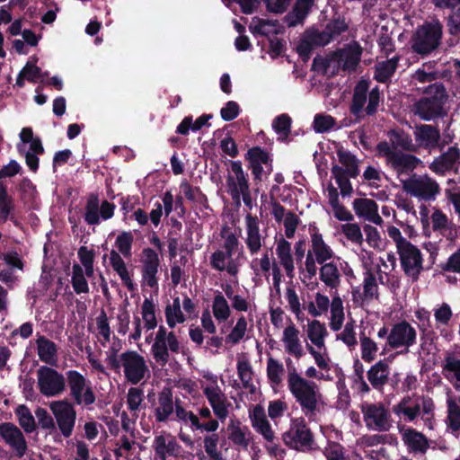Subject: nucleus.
<instances>
[{
	"mask_svg": "<svg viewBox=\"0 0 460 460\" xmlns=\"http://www.w3.org/2000/svg\"><path fill=\"white\" fill-rule=\"evenodd\" d=\"M288 387L299 404L302 412L309 420H314L320 411L319 400L322 397L318 385L315 382L301 376L295 367L289 366L291 359L288 358Z\"/></svg>",
	"mask_w": 460,
	"mask_h": 460,
	"instance_id": "nucleus-1",
	"label": "nucleus"
},
{
	"mask_svg": "<svg viewBox=\"0 0 460 460\" xmlns=\"http://www.w3.org/2000/svg\"><path fill=\"white\" fill-rule=\"evenodd\" d=\"M369 87L370 82L367 79L360 78L353 88L349 112L358 119L365 116L376 115L383 102L379 87L376 85L371 90Z\"/></svg>",
	"mask_w": 460,
	"mask_h": 460,
	"instance_id": "nucleus-2",
	"label": "nucleus"
},
{
	"mask_svg": "<svg viewBox=\"0 0 460 460\" xmlns=\"http://www.w3.org/2000/svg\"><path fill=\"white\" fill-rule=\"evenodd\" d=\"M443 28L437 18L418 25L410 40L411 51L425 58L438 50L442 43Z\"/></svg>",
	"mask_w": 460,
	"mask_h": 460,
	"instance_id": "nucleus-3",
	"label": "nucleus"
},
{
	"mask_svg": "<svg viewBox=\"0 0 460 460\" xmlns=\"http://www.w3.org/2000/svg\"><path fill=\"white\" fill-rule=\"evenodd\" d=\"M423 93L427 96L420 98L413 104L414 115L426 121L443 117L444 106L448 99L444 84L442 83L429 84Z\"/></svg>",
	"mask_w": 460,
	"mask_h": 460,
	"instance_id": "nucleus-4",
	"label": "nucleus"
},
{
	"mask_svg": "<svg viewBox=\"0 0 460 460\" xmlns=\"http://www.w3.org/2000/svg\"><path fill=\"white\" fill-rule=\"evenodd\" d=\"M282 439L287 447L296 451L309 450L314 442V434L305 417L291 419L290 427L282 434Z\"/></svg>",
	"mask_w": 460,
	"mask_h": 460,
	"instance_id": "nucleus-5",
	"label": "nucleus"
},
{
	"mask_svg": "<svg viewBox=\"0 0 460 460\" xmlns=\"http://www.w3.org/2000/svg\"><path fill=\"white\" fill-rule=\"evenodd\" d=\"M360 410L369 430L385 432L391 429V416L382 402H364L360 405Z\"/></svg>",
	"mask_w": 460,
	"mask_h": 460,
	"instance_id": "nucleus-6",
	"label": "nucleus"
},
{
	"mask_svg": "<svg viewBox=\"0 0 460 460\" xmlns=\"http://www.w3.org/2000/svg\"><path fill=\"white\" fill-rule=\"evenodd\" d=\"M49 408L55 417L59 431L65 438L71 437L76 420L74 405L66 399L54 401Z\"/></svg>",
	"mask_w": 460,
	"mask_h": 460,
	"instance_id": "nucleus-7",
	"label": "nucleus"
},
{
	"mask_svg": "<svg viewBox=\"0 0 460 460\" xmlns=\"http://www.w3.org/2000/svg\"><path fill=\"white\" fill-rule=\"evenodd\" d=\"M397 253L404 274L411 278L413 281L418 280L423 270V258L420 249L409 243L398 249Z\"/></svg>",
	"mask_w": 460,
	"mask_h": 460,
	"instance_id": "nucleus-8",
	"label": "nucleus"
},
{
	"mask_svg": "<svg viewBox=\"0 0 460 460\" xmlns=\"http://www.w3.org/2000/svg\"><path fill=\"white\" fill-rule=\"evenodd\" d=\"M37 376L38 386L43 395L47 397L56 396L65 390V378L56 369L42 366L38 369Z\"/></svg>",
	"mask_w": 460,
	"mask_h": 460,
	"instance_id": "nucleus-9",
	"label": "nucleus"
},
{
	"mask_svg": "<svg viewBox=\"0 0 460 460\" xmlns=\"http://www.w3.org/2000/svg\"><path fill=\"white\" fill-rule=\"evenodd\" d=\"M121 367L126 379L132 385L138 384L148 371L144 357L135 350H127L120 355Z\"/></svg>",
	"mask_w": 460,
	"mask_h": 460,
	"instance_id": "nucleus-10",
	"label": "nucleus"
},
{
	"mask_svg": "<svg viewBox=\"0 0 460 460\" xmlns=\"http://www.w3.org/2000/svg\"><path fill=\"white\" fill-rule=\"evenodd\" d=\"M403 190L411 196L426 201L434 200L439 193L438 183L431 178L417 179L415 177L401 180Z\"/></svg>",
	"mask_w": 460,
	"mask_h": 460,
	"instance_id": "nucleus-11",
	"label": "nucleus"
},
{
	"mask_svg": "<svg viewBox=\"0 0 460 460\" xmlns=\"http://www.w3.org/2000/svg\"><path fill=\"white\" fill-rule=\"evenodd\" d=\"M416 330L406 321L402 320L394 323L387 336V346L392 349L405 347L404 352L416 343Z\"/></svg>",
	"mask_w": 460,
	"mask_h": 460,
	"instance_id": "nucleus-12",
	"label": "nucleus"
},
{
	"mask_svg": "<svg viewBox=\"0 0 460 460\" xmlns=\"http://www.w3.org/2000/svg\"><path fill=\"white\" fill-rule=\"evenodd\" d=\"M66 379L70 394L76 404L91 405L95 402L94 393L92 387H86V379L81 373L69 370L66 372Z\"/></svg>",
	"mask_w": 460,
	"mask_h": 460,
	"instance_id": "nucleus-13",
	"label": "nucleus"
},
{
	"mask_svg": "<svg viewBox=\"0 0 460 460\" xmlns=\"http://www.w3.org/2000/svg\"><path fill=\"white\" fill-rule=\"evenodd\" d=\"M331 41L330 36H328L325 30L320 31L314 27L308 28L305 31L296 48V51L302 61L305 63L310 59L314 48L326 46Z\"/></svg>",
	"mask_w": 460,
	"mask_h": 460,
	"instance_id": "nucleus-14",
	"label": "nucleus"
},
{
	"mask_svg": "<svg viewBox=\"0 0 460 460\" xmlns=\"http://www.w3.org/2000/svg\"><path fill=\"white\" fill-rule=\"evenodd\" d=\"M141 263V276L144 283L151 288H158L157 273L160 267L158 253L152 248H144Z\"/></svg>",
	"mask_w": 460,
	"mask_h": 460,
	"instance_id": "nucleus-15",
	"label": "nucleus"
},
{
	"mask_svg": "<svg viewBox=\"0 0 460 460\" xmlns=\"http://www.w3.org/2000/svg\"><path fill=\"white\" fill-rule=\"evenodd\" d=\"M233 174L228 173L226 177L227 192L232 199L240 202V190L250 189L248 176L244 172L241 161L229 160Z\"/></svg>",
	"mask_w": 460,
	"mask_h": 460,
	"instance_id": "nucleus-16",
	"label": "nucleus"
},
{
	"mask_svg": "<svg viewBox=\"0 0 460 460\" xmlns=\"http://www.w3.org/2000/svg\"><path fill=\"white\" fill-rule=\"evenodd\" d=\"M459 165L460 149L455 145L436 157L429 164V169L436 174L443 176L450 171L458 173Z\"/></svg>",
	"mask_w": 460,
	"mask_h": 460,
	"instance_id": "nucleus-17",
	"label": "nucleus"
},
{
	"mask_svg": "<svg viewBox=\"0 0 460 460\" xmlns=\"http://www.w3.org/2000/svg\"><path fill=\"white\" fill-rule=\"evenodd\" d=\"M0 436L16 453V456L22 457L28 449L27 441L21 429L12 422L0 424Z\"/></svg>",
	"mask_w": 460,
	"mask_h": 460,
	"instance_id": "nucleus-18",
	"label": "nucleus"
},
{
	"mask_svg": "<svg viewBox=\"0 0 460 460\" xmlns=\"http://www.w3.org/2000/svg\"><path fill=\"white\" fill-rule=\"evenodd\" d=\"M271 155L261 146H252L248 149L244 158L248 163V169L251 170L253 182L257 186L262 181V166L266 164Z\"/></svg>",
	"mask_w": 460,
	"mask_h": 460,
	"instance_id": "nucleus-19",
	"label": "nucleus"
},
{
	"mask_svg": "<svg viewBox=\"0 0 460 460\" xmlns=\"http://www.w3.org/2000/svg\"><path fill=\"white\" fill-rule=\"evenodd\" d=\"M414 135L416 141L427 148H438L440 151H442L445 146L444 143H439L440 132L436 126L428 124H420V126H416Z\"/></svg>",
	"mask_w": 460,
	"mask_h": 460,
	"instance_id": "nucleus-20",
	"label": "nucleus"
},
{
	"mask_svg": "<svg viewBox=\"0 0 460 460\" xmlns=\"http://www.w3.org/2000/svg\"><path fill=\"white\" fill-rule=\"evenodd\" d=\"M362 51L361 46L357 41L348 45L344 50H337L336 55L341 62L342 70L355 71L361 60Z\"/></svg>",
	"mask_w": 460,
	"mask_h": 460,
	"instance_id": "nucleus-21",
	"label": "nucleus"
},
{
	"mask_svg": "<svg viewBox=\"0 0 460 460\" xmlns=\"http://www.w3.org/2000/svg\"><path fill=\"white\" fill-rule=\"evenodd\" d=\"M313 5L314 0H296L291 11L284 16L283 22L288 27H296L303 23L310 13Z\"/></svg>",
	"mask_w": 460,
	"mask_h": 460,
	"instance_id": "nucleus-22",
	"label": "nucleus"
},
{
	"mask_svg": "<svg viewBox=\"0 0 460 460\" xmlns=\"http://www.w3.org/2000/svg\"><path fill=\"white\" fill-rule=\"evenodd\" d=\"M352 206L357 216L365 217L367 220L376 225L383 221L378 214V206L375 200L370 199H356Z\"/></svg>",
	"mask_w": 460,
	"mask_h": 460,
	"instance_id": "nucleus-23",
	"label": "nucleus"
},
{
	"mask_svg": "<svg viewBox=\"0 0 460 460\" xmlns=\"http://www.w3.org/2000/svg\"><path fill=\"white\" fill-rule=\"evenodd\" d=\"M250 417L253 429L260 433L266 441L273 442L275 438L274 431L266 418L264 409L261 405H256Z\"/></svg>",
	"mask_w": 460,
	"mask_h": 460,
	"instance_id": "nucleus-24",
	"label": "nucleus"
},
{
	"mask_svg": "<svg viewBox=\"0 0 460 460\" xmlns=\"http://www.w3.org/2000/svg\"><path fill=\"white\" fill-rule=\"evenodd\" d=\"M420 162V160L417 156L398 151L396 155L392 157V161L388 165L400 176L413 172Z\"/></svg>",
	"mask_w": 460,
	"mask_h": 460,
	"instance_id": "nucleus-25",
	"label": "nucleus"
},
{
	"mask_svg": "<svg viewBox=\"0 0 460 460\" xmlns=\"http://www.w3.org/2000/svg\"><path fill=\"white\" fill-rule=\"evenodd\" d=\"M389 374L388 363L379 360L367 372V377L374 389L381 390L388 383Z\"/></svg>",
	"mask_w": 460,
	"mask_h": 460,
	"instance_id": "nucleus-26",
	"label": "nucleus"
},
{
	"mask_svg": "<svg viewBox=\"0 0 460 460\" xmlns=\"http://www.w3.org/2000/svg\"><path fill=\"white\" fill-rule=\"evenodd\" d=\"M174 405L171 389H164L158 394V406L155 410L156 422H166L174 411Z\"/></svg>",
	"mask_w": 460,
	"mask_h": 460,
	"instance_id": "nucleus-27",
	"label": "nucleus"
},
{
	"mask_svg": "<svg viewBox=\"0 0 460 460\" xmlns=\"http://www.w3.org/2000/svg\"><path fill=\"white\" fill-rule=\"evenodd\" d=\"M40 359L49 365H56L58 361V346L44 335H39L36 340Z\"/></svg>",
	"mask_w": 460,
	"mask_h": 460,
	"instance_id": "nucleus-28",
	"label": "nucleus"
},
{
	"mask_svg": "<svg viewBox=\"0 0 460 460\" xmlns=\"http://www.w3.org/2000/svg\"><path fill=\"white\" fill-rule=\"evenodd\" d=\"M319 278L324 285L331 289L337 288L341 285V274L334 261H325L320 264Z\"/></svg>",
	"mask_w": 460,
	"mask_h": 460,
	"instance_id": "nucleus-29",
	"label": "nucleus"
},
{
	"mask_svg": "<svg viewBox=\"0 0 460 460\" xmlns=\"http://www.w3.org/2000/svg\"><path fill=\"white\" fill-rule=\"evenodd\" d=\"M247 239L246 244L252 254L257 253L261 247L259 221L251 214L246 216Z\"/></svg>",
	"mask_w": 460,
	"mask_h": 460,
	"instance_id": "nucleus-30",
	"label": "nucleus"
},
{
	"mask_svg": "<svg viewBox=\"0 0 460 460\" xmlns=\"http://www.w3.org/2000/svg\"><path fill=\"white\" fill-rule=\"evenodd\" d=\"M402 439L411 452L426 453L429 447L427 437L414 429H406Z\"/></svg>",
	"mask_w": 460,
	"mask_h": 460,
	"instance_id": "nucleus-31",
	"label": "nucleus"
},
{
	"mask_svg": "<svg viewBox=\"0 0 460 460\" xmlns=\"http://www.w3.org/2000/svg\"><path fill=\"white\" fill-rule=\"evenodd\" d=\"M298 333L299 332L294 324L286 327L283 332V341L286 344L287 352L297 358L304 355L303 348L298 339Z\"/></svg>",
	"mask_w": 460,
	"mask_h": 460,
	"instance_id": "nucleus-32",
	"label": "nucleus"
},
{
	"mask_svg": "<svg viewBox=\"0 0 460 460\" xmlns=\"http://www.w3.org/2000/svg\"><path fill=\"white\" fill-rule=\"evenodd\" d=\"M212 114H202L194 122L192 116H186L176 128V133L186 136L190 130L199 131L202 127L208 125V120L212 118Z\"/></svg>",
	"mask_w": 460,
	"mask_h": 460,
	"instance_id": "nucleus-33",
	"label": "nucleus"
},
{
	"mask_svg": "<svg viewBox=\"0 0 460 460\" xmlns=\"http://www.w3.org/2000/svg\"><path fill=\"white\" fill-rule=\"evenodd\" d=\"M311 252L318 264H323L334 257L332 249L323 241V238L315 234L312 242Z\"/></svg>",
	"mask_w": 460,
	"mask_h": 460,
	"instance_id": "nucleus-34",
	"label": "nucleus"
},
{
	"mask_svg": "<svg viewBox=\"0 0 460 460\" xmlns=\"http://www.w3.org/2000/svg\"><path fill=\"white\" fill-rule=\"evenodd\" d=\"M100 199L96 193H90L87 196L84 221L90 226H96L100 224Z\"/></svg>",
	"mask_w": 460,
	"mask_h": 460,
	"instance_id": "nucleus-35",
	"label": "nucleus"
},
{
	"mask_svg": "<svg viewBox=\"0 0 460 460\" xmlns=\"http://www.w3.org/2000/svg\"><path fill=\"white\" fill-rule=\"evenodd\" d=\"M227 429L229 431L228 438L235 446L247 447L250 444V439L246 438V435H250L251 431L247 426L241 427L240 421L234 424L233 421L228 425Z\"/></svg>",
	"mask_w": 460,
	"mask_h": 460,
	"instance_id": "nucleus-36",
	"label": "nucleus"
},
{
	"mask_svg": "<svg viewBox=\"0 0 460 460\" xmlns=\"http://www.w3.org/2000/svg\"><path fill=\"white\" fill-rule=\"evenodd\" d=\"M236 367L243 387L248 389L250 394H255L256 387L252 384L253 370L251 363L246 359L238 360Z\"/></svg>",
	"mask_w": 460,
	"mask_h": 460,
	"instance_id": "nucleus-37",
	"label": "nucleus"
},
{
	"mask_svg": "<svg viewBox=\"0 0 460 460\" xmlns=\"http://www.w3.org/2000/svg\"><path fill=\"white\" fill-rule=\"evenodd\" d=\"M399 58L394 57L379 64L375 71L374 79L378 83L385 84L394 75Z\"/></svg>",
	"mask_w": 460,
	"mask_h": 460,
	"instance_id": "nucleus-38",
	"label": "nucleus"
},
{
	"mask_svg": "<svg viewBox=\"0 0 460 460\" xmlns=\"http://www.w3.org/2000/svg\"><path fill=\"white\" fill-rule=\"evenodd\" d=\"M328 332L324 323L313 320L308 324L307 336L311 342L318 348L324 346V338Z\"/></svg>",
	"mask_w": 460,
	"mask_h": 460,
	"instance_id": "nucleus-39",
	"label": "nucleus"
},
{
	"mask_svg": "<svg viewBox=\"0 0 460 460\" xmlns=\"http://www.w3.org/2000/svg\"><path fill=\"white\" fill-rule=\"evenodd\" d=\"M212 311L215 318L219 322L226 321L231 314V310L226 297L218 290L216 291L214 296Z\"/></svg>",
	"mask_w": 460,
	"mask_h": 460,
	"instance_id": "nucleus-40",
	"label": "nucleus"
},
{
	"mask_svg": "<svg viewBox=\"0 0 460 460\" xmlns=\"http://www.w3.org/2000/svg\"><path fill=\"white\" fill-rule=\"evenodd\" d=\"M344 321L343 304L340 296H334L331 303V329L340 331Z\"/></svg>",
	"mask_w": 460,
	"mask_h": 460,
	"instance_id": "nucleus-41",
	"label": "nucleus"
},
{
	"mask_svg": "<svg viewBox=\"0 0 460 460\" xmlns=\"http://www.w3.org/2000/svg\"><path fill=\"white\" fill-rule=\"evenodd\" d=\"M14 413L18 418V422L20 426L26 433H32L33 431H35L37 426L34 417L31 414L30 409L26 405H19L15 409Z\"/></svg>",
	"mask_w": 460,
	"mask_h": 460,
	"instance_id": "nucleus-42",
	"label": "nucleus"
},
{
	"mask_svg": "<svg viewBox=\"0 0 460 460\" xmlns=\"http://www.w3.org/2000/svg\"><path fill=\"white\" fill-rule=\"evenodd\" d=\"M292 119L288 114L283 113L277 116L272 122V128L279 135V141H286L291 130Z\"/></svg>",
	"mask_w": 460,
	"mask_h": 460,
	"instance_id": "nucleus-43",
	"label": "nucleus"
},
{
	"mask_svg": "<svg viewBox=\"0 0 460 460\" xmlns=\"http://www.w3.org/2000/svg\"><path fill=\"white\" fill-rule=\"evenodd\" d=\"M133 243L134 235L130 231L121 232L115 240L117 252L126 259L131 258Z\"/></svg>",
	"mask_w": 460,
	"mask_h": 460,
	"instance_id": "nucleus-44",
	"label": "nucleus"
},
{
	"mask_svg": "<svg viewBox=\"0 0 460 460\" xmlns=\"http://www.w3.org/2000/svg\"><path fill=\"white\" fill-rule=\"evenodd\" d=\"M142 318L146 330H154L157 326L155 305L152 299L145 298L141 306Z\"/></svg>",
	"mask_w": 460,
	"mask_h": 460,
	"instance_id": "nucleus-45",
	"label": "nucleus"
},
{
	"mask_svg": "<svg viewBox=\"0 0 460 460\" xmlns=\"http://www.w3.org/2000/svg\"><path fill=\"white\" fill-rule=\"evenodd\" d=\"M72 279L71 283L73 288L76 294L88 293L89 287L88 282L84 277V270L79 265L75 263L72 268Z\"/></svg>",
	"mask_w": 460,
	"mask_h": 460,
	"instance_id": "nucleus-46",
	"label": "nucleus"
},
{
	"mask_svg": "<svg viewBox=\"0 0 460 460\" xmlns=\"http://www.w3.org/2000/svg\"><path fill=\"white\" fill-rule=\"evenodd\" d=\"M331 172L341 190V196L346 197L350 195L352 192V185L349 179L343 175V167L335 164L332 167Z\"/></svg>",
	"mask_w": 460,
	"mask_h": 460,
	"instance_id": "nucleus-47",
	"label": "nucleus"
},
{
	"mask_svg": "<svg viewBox=\"0 0 460 460\" xmlns=\"http://www.w3.org/2000/svg\"><path fill=\"white\" fill-rule=\"evenodd\" d=\"M447 425L453 431L460 429V403L455 400H447Z\"/></svg>",
	"mask_w": 460,
	"mask_h": 460,
	"instance_id": "nucleus-48",
	"label": "nucleus"
},
{
	"mask_svg": "<svg viewBox=\"0 0 460 460\" xmlns=\"http://www.w3.org/2000/svg\"><path fill=\"white\" fill-rule=\"evenodd\" d=\"M175 414L178 420L187 424L190 423V429L194 431L196 428L199 427V419L190 411H186L181 405L180 399L175 401Z\"/></svg>",
	"mask_w": 460,
	"mask_h": 460,
	"instance_id": "nucleus-49",
	"label": "nucleus"
},
{
	"mask_svg": "<svg viewBox=\"0 0 460 460\" xmlns=\"http://www.w3.org/2000/svg\"><path fill=\"white\" fill-rule=\"evenodd\" d=\"M151 352L154 359L162 367L165 366L169 359V349L166 344V341L155 340L151 347Z\"/></svg>",
	"mask_w": 460,
	"mask_h": 460,
	"instance_id": "nucleus-50",
	"label": "nucleus"
},
{
	"mask_svg": "<svg viewBox=\"0 0 460 460\" xmlns=\"http://www.w3.org/2000/svg\"><path fill=\"white\" fill-rule=\"evenodd\" d=\"M13 208V199L8 195L6 186L0 182V220L5 222Z\"/></svg>",
	"mask_w": 460,
	"mask_h": 460,
	"instance_id": "nucleus-51",
	"label": "nucleus"
},
{
	"mask_svg": "<svg viewBox=\"0 0 460 460\" xmlns=\"http://www.w3.org/2000/svg\"><path fill=\"white\" fill-rule=\"evenodd\" d=\"M324 30L328 36H330V40H333L335 38L347 31L349 30V25L343 17L341 18L339 16L330 20L326 23Z\"/></svg>",
	"mask_w": 460,
	"mask_h": 460,
	"instance_id": "nucleus-52",
	"label": "nucleus"
},
{
	"mask_svg": "<svg viewBox=\"0 0 460 460\" xmlns=\"http://www.w3.org/2000/svg\"><path fill=\"white\" fill-rule=\"evenodd\" d=\"M363 296L367 299L376 298L378 299V286L375 274L371 270L365 273L363 282Z\"/></svg>",
	"mask_w": 460,
	"mask_h": 460,
	"instance_id": "nucleus-53",
	"label": "nucleus"
},
{
	"mask_svg": "<svg viewBox=\"0 0 460 460\" xmlns=\"http://www.w3.org/2000/svg\"><path fill=\"white\" fill-rule=\"evenodd\" d=\"M256 20L257 24L250 25V31L253 35H261L263 37H269L270 34H278V30H273V31H265L264 27L271 26L276 27L279 25L278 20H265L261 18H253V22Z\"/></svg>",
	"mask_w": 460,
	"mask_h": 460,
	"instance_id": "nucleus-54",
	"label": "nucleus"
},
{
	"mask_svg": "<svg viewBox=\"0 0 460 460\" xmlns=\"http://www.w3.org/2000/svg\"><path fill=\"white\" fill-rule=\"evenodd\" d=\"M336 124V119L331 115L316 114L313 121V128L316 133H325Z\"/></svg>",
	"mask_w": 460,
	"mask_h": 460,
	"instance_id": "nucleus-55",
	"label": "nucleus"
},
{
	"mask_svg": "<svg viewBox=\"0 0 460 460\" xmlns=\"http://www.w3.org/2000/svg\"><path fill=\"white\" fill-rule=\"evenodd\" d=\"M284 371L283 365L277 359L270 358L267 362V376L269 381L273 385L281 383L280 375Z\"/></svg>",
	"mask_w": 460,
	"mask_h": 460,
	"instance_id": "nucleus-56",
	"label": "nucleus"
},
{
	"mask_svg": "<svg viewBox=\"0 0 460 460\" xmlns=\"http://www.w3.org/2000/svg\"><path fill=\"white\" fill-rule=\"evenodd\" d=\"M221 237L225 240L224 243V249L226 252H227L228 255L229 253L234 255L236 249L238 248L240 242L238 238L236 237L235 234L230 231V228L227 226H225L221 230Z\"/></svg>",
	"mask_w": 460,
	"mask_h": 460,
	"instance_id": "nucleus-57",
	"label": "nucleus"
},
{
	"mask_svg": "<svg viewBox=\"0 0 460 460\" xmlns=\"http://www.w3.org/2000/svg\"><path fill=\"white\" fill-rule=\"evenodd\" d=\"M219 441V436L217 433H213L210 436L204 438V447L208 456L213 460H221L222 454L217 450V444Z\"/></svg>",
	"mask_w": 460,
	"mask_h": 460,
	"instance_id": "nucleus-58",
	"label": "nucleus"
},
{
	"mask_svg": "<svg viewBox=\"0 0 460 460\" xmlns=\"http://www.w3.org/2000/svg\"><path fill=\"white\" fill-rule=\"evenodd\" d=\"M247 322L244 316H241L232 332L226 336V341L233 344L238 343L245 335Z\"/></svg>",
	"mask_w": 460,
	"mask_h": 460,
	"instance_id": "nucleus-59",
	"label": "nucleus"
},
{
	"mask_svg": "<svg viewBox=\"0 0 460 460\" xmlns=\"http://www.w3.org/2000/svg\"><path fill=\"white\" fill-rule=\"evenodd\" d=\"M361 341V358L366 362H372L375 359L377 351L376 343L368 337H362Z\"/></svg>",
	"mask_w": 460,
	"mask_h": 460,
	"instance_id": "nucleus-60",
	"label": "nucleus"
},
{
	"mask_svg": "<svg viewBox=\"0 0 460 460\" xmlns=\"http://www.w3.org/2000/svg\"><path fill=\"white\" fill-rule=\"evenodd\" d=\"M341 231L346 238L352 243L361 244L363 242V235L360 227L356 223H347L341 226Z\"/></svg>",
	"mask_w": 460,
	"mask_h": 460,
	"instance_id": "nucleus-61",
	"label": "nucleus"
},
{
	"mask_svg": "<svg viewBox=\"0 0 460 460\" xmlns=\"http://www.w3.org/2000/svg\"><path fill=\"white\" fill-rule=\"evenodd\" d=\"M144 400V391L139 387H131L128 389L127 396L128 409L130 411H136L139 409Z\"/></svg>",
	"mask_w": 460,
	"mask_h": 460,
	"instance_id": "nucleus-62",
	"label": "nucleus"
},
{
	"mask_svg": "<svg viewBox=\"0 0 460 460\" xmlns=\"http://www.w3.org/2000/svg\"><path fill=\"white\" fill-rule=\"evenodd\" d=\"M181 189L188 200L202 203L206 200V195L199 187H193L189 182L184 181L181 184Z\"/></svg>",
	"mask_w": 460,
	"mask_h": 460,
	"instance_id": "nucleus-63",
	"label": "nucleus"
},
{
	"mask_svg": "<svg viewBox=\"0 0 460 460\" xmlns=\"http://www.w3.org/2000/svg\"><path fill=\"white\" fill-rule=\"evenodd\" d=\"M451 13L447 19L448 31L453 36L460 35V7L449 8Z\"/></svg>",
	"mask_w": 460,
	"mask_h": 460,
	"instance_id": "nucleus-64",
	"label": "nucleus"
}]
</instances>
